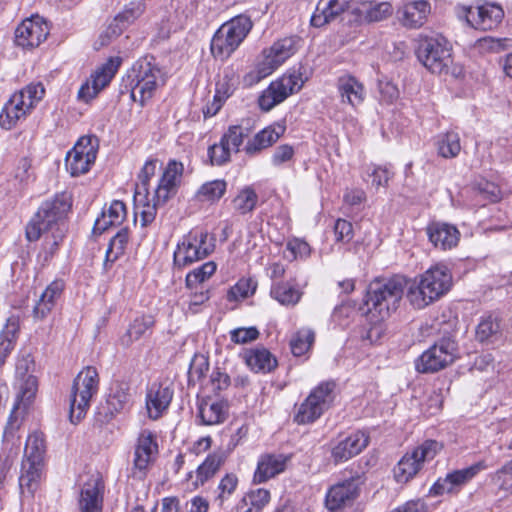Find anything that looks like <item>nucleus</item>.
<instances>
[{
  "label": "nucleus",
  "instance_id": "obj_1",
  "mask_svg": "<svg viewBox=\"0 0 512 512\" xmlns=\"http://www.w3.org/2000/svg\"><path fill=\"white\" fill-rule=\"evenodd\" d=\"M451 286L452 275L447 266L436 264L409 283L406 297L415 309H423L446 294Z\"/></svg>",
  "mask_w": 512,
  "mask_h": 512
},
{
  "label": "nucleus",
  "instance_id": "obj_2",
  "mask_svg": "<svg viewBox=\"0 0 512 512\" xmlns=\"http://www.w3.org/2000/svg\"><path fill=\"white\" fill-rule=\"evenodd\" d=\"M71 205V199L65 193L44 201L26 226L27 240L37 241L45 232L58 230L60 227L66 229L65 219Z\"/></svg>",
  "mask_w": 512,
  "mask_h": 512
},
{
  "label": "nucleus",
  "instance_id": "obj_3",
  "mask_svg": "<svg viewBox=\"0 0 512 512\" xmlns=\"http://www.w3.org/2000/svg\"><path fill=\"white\" fill-rule=\"evenodd\" d=\"M128 79L131 98L141 105L151 99L157 89L165 83L162 70L146 58L139 59L133 64Z\"/></svg>",
  "mask_w": 512,
  "mask_h": 512
},
{
  "label": "nucleus",
  "instance_id": "obj_4",
  "mask_svg": "<svg viewBox=\"0 0 512 512\" xmlns=\"http://www.w3.org/2000/svg\"><path fill=\"white\" fill-rule=\"evenodd\" d=\"M409 282L402 276H394L386 281L373 282L367 293L366 304L384 318L396 310Z\"/></svg>",
  "mask_w": 512,
  "mask_h": 512
},
{
  "label": "nucleus",
  "instance_id": "obj_5",
  "mask_svg": "<svg viewBox=\"0 0 512 512\" xmlns=\"http://www.w3.org/2000/svg\"><path fill=\"white\" fill-rule=\"evenodd\" d=\"M252 28L251 20L239 15L224 23L211 40V53L220 60H226L239 47Z\"/></svg>",
  "mask_w": 512,
  "mask_h": 512
},
{
  "label": "nucleus",
  "instance_id": "obj_6",
  "mask_svg": "<svg viewBox=\"0 0 512 512\" xmlns=\"http://www.w3.org/2000/svg\"><path fill=\"white\" fill-rule=\"evenodd\" d=\"M99 377L96 368L87 366L74 379L70 394L71 423H79L86 415L92 397L97 393Z\"/></svg>",
  "mask_w": 512,
  "mask_h": 512
},
{
  "label": "nucleus",
  "instance_id": "obj_7",
  "mask_svg": "<svg viewBox=\"0 0 512 512\" xmlns=\"http://www.w3.org/2000/svg\"><path fill=\"white\" fill-rule=\"evenodd\" d=\"M297 43L296 38L288 37L275 42L268 49H264L255 70L244 76V83L247 86H252L272 74L297 51Z\"/></svg>",
  "mask_w": 512,
  "mask_h": 512
},
{
  "label": "nucleus",
  "instance_id": "obj_8",
  "mask_svg": "<svg viewBox=\"0 0 512 512\" xmlns=\"http://www.w3.org/2000/svg\"><path fill=\"white\" fill-rule=\"evenodd\" d=\"M35 362L30 354L23 355L16 362V387L18 392L12 411L9 416V424L13 425L14 416H18L19 411L26 412L34 402L37 391L38 381L33 374Z\"/></svg>",
  "mask_w": 512,
  "mask_h": 512
},
{
  "label": "nucleus",
  "instance_id": "obj_9",
  "mask_svg": "<svg viewBox=\"0 0 512 512\" xmlns=\"http://www.w3.org/2000/svg\"><path fill=\"white\" fill-rule=\"evenodd\" d=\"M215 248V241L207 231L192 230L178 242L173 262L177 268H185L203 260Z\"/></svg>",
  "mask_w": 512,
  "mask_h": 512
},
{
  "label": "nucleus",
  "instance_id": "obj_10",
  "mask_svg": "<svg viewBox=\"0 0 512 512\" xmlns=\"http://www.w3.org/2000/svg\"><path fill=\"white\" fill-rule=\"evenodd\" d=\"M451 44L441 36L425 37L416 49L418 60L434 74L446 73L452 63Z\"/></svg>",
  "mask_w": 512,
  "mask_h": 512
},
{
  "label": "nucleus",
  "instance_id": "obj_11",
  "mask_svg": "<svg viewBox=\"0 0 512 512\" xmlns=\"http://www.w3.org/2000/svg\"><path fill=\"white\" fill-rule=\"evenodd\" d=\"M302 70V66H299L297 69H291L279 79L271 82L258 99L260 109L268 112L282 103L291 94L298 92L307 80Z\"/></svg>",
  "mask_w": 512,
  "mask_h": 512
},
{
  "label": "nucleus",
  "instance_id": "obj_12",
  "mask_svg": "<svg viewBox=\"0 0 512 512\" xmlns=\"http://www.w3.org/2000/svg\"><path fill=\"white\" fill-rule=\"evenodd\" d=\"M443 448L435 440H426L402 456L395 466L394 478L398 483H407L422 469L426 461H431Z\"/></svg>",
  "mask_w": 512,
  "mask_h": 512
},
{
  "label": "nucleus",
  "instance_id": "obj_13",
  "mask_svg": "<svg viewBox=\"0 0 512 512\" xmlns=\"http://www.w3.org/2000/svg\"><path fill=\"white\" fill-rule=\"evenodd\" d=\"M334 388L333 382H322L316 386L298 407L294 421L306 425L319 419L334 401Z\"/></svg>",
  "mask_w": 512,
  "mask_h": 512
},
{
  "label": "nucleus",
  "instance_id": "obj_14",
  "mask_svg": "<svg viewBox=\"0 0 512 512\" xmlns=\"http://www.w3.org/2000/svg\"><path fill=\"white\" fill-rule=\"evenodd\" d=\"M98 141L96 137L83 136L66 155V168L72 176L87 173L96 160Z\"/></svg>",
  "mask_w": 512,
  "mask_h": 512
},
{
  "label": "nucleus",
  "instance_id": "obj_15",
  "mask_svg": "<svg viewBox=\"0 0 512 512\" xmlns=\"http://www.w3.org/2000/svg\"><path fill=\"white\" fill-rule=\"evenodd\" d=\"M456 344L451 339H442L423 352L416 361V370L420 373L437 372L455 359Z\"/></svg>",
  "mask_w": 512,
  "mask_h": 512
},
{
  "label": "nucleus",
  "instance_id": "obj_16",
  "mask_svg": "<svg viewBox=\"0 0 512 512\" xmlns=\"http://www.w3.org/2000/svg\"><path fill=\"white\" fill-rule=\"evenodd\" d=\"M120 65L121 59L119 57L109 58L81 85L78 91V99L85 103L93 100L111 82Z\"/></svg>",
  "mask_w": 512,
  "mask_h": 512
},
{
  "label": "nucleus",
  "instance_id": "obj_17",
  "mask_svg": "<svg viewBox=\"0 0 512 512\" xmlns=\"http://www.w3.org/2000/svg\"><path fill=\"white\" fill-rule=\"evenodd\" d=\"M146 10L144 0H133L126 4L123 9L109 23L104 34L100 36L101 44L107 45L112 38L122 34L132 25Z\"/></svg>",
  "mask_w": 512,
  "mask_h": 512
},
{
  "label": "nucleus",
  "instance_id": "obj_18",
  "mask_svg": "<svg viewBox=\"0 0 512 512\" xmlns=\"http://www.w3.org/2000/svg\"><path fill=\"white\" fill-rule=\"evenodd\" d=\"M431 3L428 0H403L397 8L396 17L406 29H419L431 14Z\"/></svg>",
  "mask_w": 512,
  "mask_h": 512
},
{
  "label": "nucleus",
  "instance_id": "obj_19",
  "mask_svg": "<svg viewBox=\"0 0 512 512\" xmlns=\"http://www.w3.org/2000/svg\"><path fill=\"white\" fill-rule=\"evenodd\" d=\"M157 454L156 435L149 430L141 431L135 445L133 476L142 478L149 465L156 459Z\"/></svg>",
  "mask_w": 512,
  "mask_h": 512
},
{
  "label": "nucleus",
  "instance_id": "obj_20",
  "mask_svg": "<svg viewBox=\"0 0 512 512\" xmlns=\"http://www.w3.org/2000/svg\"><path fill=\"white\" fill-rule=\"evenodd\" d=\"M485 468L486 466L483 462H478L470 467L448 473L444 478H439L434 483L430 492L435 496L443 495L445 493H457L465 484Z\"/></svg>",
  "mask_w": 512,
  "mask_h": 512
},
{
  "label": "nucleus",
  "instance_id": "obj_21",
  "mask_svg": "<svg viewBox=\"0 0 512 512\" xmlns=\"http://www.w3.org/2000/svg\"><path fill=\"white\" fill-rule=\"evenodd\" d=\"M464 11L466 22L471 27L483 31L496 28L504 17L502 7L492 3L467 7Z\"/></svg>",
  "mask_w": 512,
  "mask_h": 512
},
{
  "label": "nucleus",
  "instance_id": "obj_22",
  "mask_svg": "<svg viewBox=\"0 0 512 512\" xmlns=\"http://www.w3.org/2000/svg\"><path fill=\"white\" fill-rule=\"evenodd\" d=\"M49 34L46 22L39 16L22 21L15 31V42L26 49L38 47Z\"/></svg>",
  "mask_w": 512,
  "mask_h": 512
},
{
  "label": "nucleus",
  "instance_id": "obj_23",
  "mask_svg": "<svg viewBox=\"0 0 512 512\" xmlns=\"http://www.w3.org/2000/svg\"><path fill=\"white\" fill-rule=\"evenodd\" d=\"M361 484V478L356 476L333 485L326 495V507L337 511L351 505L359 495Z\"/></svg>",
  "mask_w": 512,
  "mask_h": 512
},
{
  "label": "nucleus",
  "instance_id": "obj_24",
  "mask_svg": "<svg viewBox=\"0 0 512 512\" xmlns=\"http://www.w3.org/2000/svg\"><path fill=\"white\" fill-rule=\"evenodd\" d=\"M184 166L181 162L170 160L155 189V198L158 203H165L170 197L176 194L181 183Z\"/></svg>",
  "mask_w": 512,
  "mask_h": 512
},
{
  "label": "nucleus",
  "instance_id": "obj_25",
  "mask_svg": "<svg viewBox=\"0 0 512 512\" xmlns=\"http://www.w3.org/2000/svg\"><path fill=\"white\" fill-rule=\"evenodd\" d=\"M17 428L18 416H14L13 425L11 426L8 422L4 432L3 448L0 453V484L6 480L19 453L20 441L14 436Z\"/></svg>",
  "mask_w": 512,
  "mask_h": 512
},
{
  "label": "nucleus",
  "instance_id": "obj_26",
  "mask_svg": "<svg viewBox=\"0 0 512 512\" xmlns=\"http://www.w3.org/2000/svg\"><path fill=\"white\" fill-rule=\"evenodd\" d=\"M336 88L340 101L344 105L357 109L365 101L366 89L364 84L351 74L340 76L337 79Z\"/></svg>",
  "mask_w": 512,
  "mask_h": 512
},
{
  "label": "nucleus",
  "instance_id": "obj_27",
  "mask_svg": "<svg viewBox=\"0 0 512 512\" xmlns=\"http://www.w3.org/2000/svg\"><path fill=\"white\" fill-rule=\"evenodd\" d=\"M173 398V390L169 386L153 383L146 394L147 415L157 420L167 411Z\"/></svg>",
  "mask_w": 512,
  "mask_h": 512
},
{
  "label": "nucleus",
  "instance_id": "obj_28",
  "mask_svg": "<svg viewBox=\"0 0 512 512\" xmlns=\"http://www.w3.org/2000/svg\"><path fill=\"white\" fill-rule=\"evenodd\" d=\"M369 443V436L363 431L351 433L332 448L334 462L340 463L358 455Z\"/></svg>",
  "mask_w": 512,
  "mask_h": 512
},
{
  "label": "nucleus",
  "instance_id": "obj_29",
  "mask_svg": "<svg viewBox=\"0 0 512 512\" xmlns=\"http://www.w3.org/2000/svg\"><path fill=\"white\" fill-rule=\"evenodd\" d=\"M45 464L22 460L19 489L23 499H31L40 485Z\"/></svg>",
  "mask_w": 512,
  "mask_h": 512
},
{
  "label": "nucleus",
  "instance_id": "obj_30",
  "mask_svg": "<svg viewBox=\"0 0 512 512\" xmlns=\"http://www.w3.org/2000/svg\"><path fill=\"white\" fill-rule=\"evenodd\" d=\"M427 235L430 242L439 249L449 250L456 247L460 240V232L456 226L433 222L427 226Z\"/></svg>",
  "mask_w": 512,
  "mask_h": 512
},
{
  "label": "nucleus",
  "instance_id": "obj_31",
  "mask_svg": "<svg viewBox=\"0 0 512 512\" xmlns=\"http://www.w3.org/2000/svg\"><path fill=\"white\" fill-rule=\"evenodd\" d=\"M287 457L281 454H264L260 456L255 470L254 483H264L282 473L287 464Z\"/></svg>",
  "mask_w": 512,
  "mask_h": 512
},
{
  "label": "nucleus",
  "instance_id": "obj_32",
  "mask_svg": "<svg viewBox=\"0 0 512 512\" xmlns=\"http://www.w3.org/2000/svg\"><path fill=\"white\" fill-rule=\"evenodd\" d=\"M227 457L226 451L222 449L209 453L195 471L194 487L203 486L208 480L213 478L225 464Z\"/></svg>",
  "mask_w": 512,
  "mask_h": 512
},
{
  "label": "nucleus",
  "instance_id": "obj_33",
  "mask_svg": "<svg viewBox=\"0 0 512 512\" xmlns=\"http://www.w3.org/2000/svg\"><path fill=\"white\" fill-rule=\"evenodd\" d=\"M285 126L281 124L270 125L259 131L245 146V152L254 155L263 149L272 146L284 134Z\"/></svg>",
  "mask_w": 512,
  "mask_h": 512
},
{
  "label": "nucleus",
  "instance_id": "obj_34",
  "mask_svg": "<svg viewBox=\"0 0 512 512\" xmlns=\"http://www.w3.org/2000/svg\"><path fill=\"white\" fill-rule=\"evenodd\" d=\"M64 289V281L56 279L51 282L42 292L40 299L33 309V317L36 320H43L52 311L55 301L60 297Z\"/></svg>",
  "mask_w": 512,
  "mask_h": 512
},
{
  "label": "nucleus",
  "instance_id": "obj_35",
  "mask_svg": "<svg viewBox=\"0 0 512 512\" xmlns=\"http://www.w3.org/2000/svg\"><path fill=\"white\" fill-rule=\"evenodd\" d=\"M244 359L247 366L256 373H268L277 367L276 358L264 347L247 350Z\"/></svg>",
  "mask_w": 512,
  "mask_h": 512
},
{
  "label": "nucleus",
  "instance_id": "obj_36",
  "mask_svg": "<svg viewBox=\"0 0 512 512\" xmlns=\"http://www.w3.org/2000/svg\"><path fill=\"white\" fill-rule=\"evenodd\" d=\"M227 416V405L223 401L204 399L198 406V417L203 425L222 423Z\"/></svg>",
  "mask_w": 512,
  "mask_h": 512
},
{
  "label": "nucleus",
  "instance_id": "obj_37",
  "mask_svg": "<svg viewBox=\"0 0 512 512\" xmlns=\"http://www.w3.org/2000/svg\"><path fill=\"white\" fill-rule=\"evenodd\" d=\"M126 214V206L122 201H112L110 206L96 219L94 231L102 233L111 226L122 224L126 218Z\"/></svg>",
  "mask_w": 512,
  "mask_h": 512
},
{
  "label": "nucleus",
  "instance_id": "obj_38",
  "mask_svg": "<svg viewBox=\"0 0 512 512\" xmlns=\"http://www.w3.org/2000/svg\"><path fill=\"white\" fill-rule=\"evenodd\" d=\"M271 500L270 491L264 488L250 490L235 506V512H262Z\"/></svg>",
  "mask_w": 512,
  "mask_h": 512
},
{
  "label": "nucleus",
  "instance_id": "obj_39",
  "mask_svg": "<svg viewBox=\"0 0 512 512\" xmlns=\"http://www.w3.org/2000/svg\"><path fill=\"white\" fill-rule=\"evenodd\" d=\"M103 498L98 480L87 482L80 493V512H102Z\"/></svg>",
  "mask_w": 512,
  "mask_h": 512
},
{
  "label": "nucleus",
  "instance_id": "obj_40",
  "mask_svg": "<svg viewBox=\"0 0 512 512\" xmlns=\"http://www.w3.org/2000/svg\"><path fill=\"white\" fill-rule=\"evenodd\" d=\"M20 330V319L12 315L0 333V365L5 362L6 357L11 353L16 343Z\"/></svg>",
  "mask_w": 512,
  "mask_h": 512
},
{
  "label": "nucleus",
  "instance_id": "obj_41",
  "mask_svg": "<svg viewBox=\"0 0 512 512\" xmlns=\"http://www.w3.org/2000/svg\"><path fill=\"white\" fill-rule=\"evenodd\" d=\"M45 88L41 83H30L13 94L18 103L30 115L38 103L43 99Z\"/></svg>",
  "mask_w": 512,
  "mask_h": 512
},
{
  "label": "nucleus",
  "instance_id": "obj_42",
  "mask_svg": "<svg viewBox=\"0 0 512 512\" xmlns=\"http://www.w3.org/2000/svg\"><path fill=\"white\" fill-rule=\"evenodd\" d=\"M28 113L12 95L0 112V126L6 130L15 127L27 118Z\"/></svg>",
  "mask_w": 512,
  "mask_h": 512
},
{
  "label": "nucleus",
  "instance_id": "obj_43",
  "mask_svg": "<svg viewBox=\"0 0 512 512\" xmlns=\"http://www.w3.org/2000/svg\"><path fill=\"white\" fill-rule=\"evenodd\" d=\"M46 442L43 433L34 431L28 435L22 460L45 464Z\"/></svg>",
  "mask_w": 512,
  "mask_h": 512
},
{
  "label": "nucleus",
  "instance_id": "obj_44",
  "mask_svg": "<svg viewBox=\"0 0 512 512\" xmlns=\"http://www.w3.org/2000/svg\"><path fill=\"white\" fill-rule=\"evenodd\" d=\"M359 14L363 21L378 22L387 19L392 14V6L389 2H364L359 7Z\"/></svg>",
  "mask_w": 512,
  "mask_h": 512
},
{
  "label": "nucleus",
  "instance_id": "obj_45",
  "mask_svg": "<svg viewBox=\"0 0 512 512\" xmlns=\"http://www.w3.org/2000/svg\"><path fill=\"white\" fill-rule=\"evenodd\" d=\"M436 147L438 155L443 158L457 157L461 151L459 134L453 131L439 134L436 138Z\"/></svg>",
  "mask_w": 512,
  "mask_h": 512
},
{
  "label": "nucleus",
  "instance_id": "obj_46",
  "mask_svg": "<svg viewBox=\"0 0 512 512\" xmlns=\"http://www.w3.org/2000/svg\"><path fill=\"white\" fill-rule=\"evenodd\" d=\"M227 183L224 180H212L202 184L196 191L194 198L202 203H214L226 192Z\"/></svg>",
  "mask_w": 512,
  "mask_h": 512
},
{
  "label": "nucleus",
  "instance_id": "obj_47",
  "mask_svg": "<svg viewBox=\"0 0 512 512\" xmlns=\"http://www.w3.org/2000/svg\"><path fill=\"white\" fill-rule=\"evenodd\" d=\"M301 295L302 293L290 283L278 282L271 287V296L282 305H296Z\"/></svg>",
  "mask_w": 512,
  "mask_h": 512
},
{
  "label": "nucleus",
  "instance_id": "obj_48",
  "mask_svg": "<svg viewBox=\"0 0 512 512\" xmlns=\"http://www.w3.org/2000/svg\"><path fill=\"white\" fill-rule=\"evenodd\" d=\"M257 202L258 195L256 191L252 187L246 186L234 197L232 206L238 214L245 215L255 209Z\"/></svg>",
  "mask_w": 512,
  "mask_h": 512
},
{
  "label": "nucleus",
  "instance_id": "obj_49",
  "mask_svg": "<svg viewBox=\"0 0 512 512\" xmlns=\"http://www.w3.org/2000/svg\"><path fill=\"white\" fill-rule=\"evenodd\" d=\"M239 479L234 473H226L219 481L215 489L214 502L222 507L224 503L233 495L238 487Z\"/></svg>",
  "mask_w": 512,
  "mask_h": 512
},
{
  "label": "nucleus",
  "instance_id": "obj_50",
  "mask_svg": "<svg viewBox=\"0 0 512 512\" xmlns=\"http://www.w3.org/2000/svg\"><path fill=\"white\" fill-rule=\"evenodd\" d=\"M315 341V333L309 328L298 330L290 340V348L294 356L306 354Z\"/></svg>",
  "mask_w": 512,
  "mask_h": 512
},
{
  "label": "nucleus",
  "instance_id": "obj_51",
  "mask_svg": "<svg viewBox=\"0 0 512 512\" xmlns=\"http://www.w3.org/2000/svg\"><path fill=\"white\" fill-rule=\"evenodd\" d=\"M154 320L152 316L146 315L136 318L129 326L126 334L122 337V343L129 346L132 342L139 340L152 328Z\"/></svg>",
  "mask_w": 512,
  "mask_h": 512
},
{
  "label": "nucleus",
  "instance_id": "obj_52",
  "mask_svg": "<svg viewBox=\"0 0 512 512\" xmlns=\"http://www.w3.org/2000/svg\"><path fill=\"white\" fill-rule=\"evenodd\" d=\"M147 195L148 193H142L141 195L135 193L134 196L136 215L140 216L142 226H147L154 221L157 213V205L159 204L155 197L156 202L154 203L146 201Z\"/></svg>",
  "mask_w": 512,
  "mask_h": 512
},
{
  "label": "nucleus",
  "instance_id": "obj_53",
  "mask_svg": "<svg viewBox=\"0 0 512 512\" xmlns=\"http://www.w3.org/2000/svg\"><path fill=\"white\" fill-rule=\"evenodd\" d=\"M238 79L239 77L236 71L231 67H227L223 71L222 77L216 83L215 93L217 97L227 100L235 91L238 85Z\"/></svg>",
  "mask_w": 512,
  "mask_h": 512
},
{
  "label": "nucleus",
  "instance_id": "obj_54",
  "mask_svg": "<svg viewBox=\"0 0 512 512\" xmlns=\"http://www.w3.org/2000/svg\"><path fill=\"white\" fill-rule=\"evenodd\" d=\"M129 403V392L120 386H116L112 389V392L106 400L107 411L111 416H113L114 414L125 410Z\"/></svg>",
  "mask_w": 512,
  "mask_h": 512
},
{
  "label": "nucleus",
  "instance_id": "obj_55",
  "mask_svg": "<svg viewBox=\"0 0 512 512\" xmlns=\"http://www.w3.org/2000/svg\"><path fill=\"white\" fill-rule=\"evenodd\" d=\"M129 235L127 229H121L111 240L109 243V247L106 251V259L104 265L113 263L118 259L120 255H122L126 249L128 244Z\"/></svg>",
  "mask_w": 512,
  "mask_h": 512
},
{
  "label": "nucleus",
  "instance_id": "obj_56",
  "mask_svg": "<svg viewBox=\"0 0 512 512\" xmlns=\"http://www.w3.org/2000/svg\"><path fill=\"white\" fill-rule=\"evenodd\" d=\"M216 271V264L212 261L206 262L200 267L192 270L186 276V285L188 288H196L198 284L203 283L210 278Z\"/></svg>",
  "mask_w": 512,
  "mask_h": 512
},
{
  "label": "nucleus",
  "instance_id": "obj_57",
  "mask_svg": "<svg viewBox=\"0 0 512 512\" xmlns=\"http://www.w3.org/2000/svg\"><path fill=\"white\" fill-rule=\"evenodd\" d=\"M50 235L45 236L43 251L39 254V257H43L44 262H48L50 258L57 251L59 243L62 241L66 229L60 227L58 230L49 231Z\"/></svg>",
  "mask_w": 512,
  "mask_h": 512
},
{
  "label": "nucleus",
  "instance_id": "obj_58",
  "mask_svg": "<svg viewBox=\"0 0 512 512\" xmlns=\"http://www.w3.org/2000/svg\"><path fill=\"white\" fill-rule=\"evenodd\" d=\"M208 359L202 354H196L191 360L188 370V380L190 384L199 382L208 372Z\"/></svg>",
  "mask_w": 512,
  "mask_h": 512
},
{
  "label": "nucleus",
  "instance_id": "obj_59",
  "mask_svg": "<svg viewBox=\"0 0 512 512\" xmlns=\"http://www.w3.org/2000/svg\"><path fill=\"white\" fill-rule=\"evenodd\" d=\"M157 168V160L151 159L145 162L144 166L142 167L139 175L138 180L139 182L136 185V192L138 195H141L142 193H149L148 192V185L150 179L155 175Z\"/></svg>",
  "mask_w": 512,
  "mask_h": 512
},
{
  "label": "nucleus",
  "instance_id": "obj_60",
  "mask_svg": "<svg viewBox=\"0 0 512 512\" xmlns=\"http://www.w3.org/2000/svg\"><path fill=\"white\" fill-rule=\"evenodd\" d=\"M393 173L387 166L374 165L368 169V177L371 178V185L375 189L387 187Z\"/></svg>",
  "mask_w": 512,
  "mask_h": 512
},
{
  "label": "nucleus",
  "instance_id": "obj_61",
  "mask_svg": "<svg viewBox=\"0 0 512 512\" xmlns=\"http://www.w3.org/2000/svg\"><path fill=\"white\" fill-rule=\"evenodd\" d=\"M244 136V129L241 126H231L222 136L221 141L228 146L232 152H238L239 147L243 143Z\"/></svg>",
  "mask_w": 512,
  "mask_h": 512
},
{
  "label": "nucleus",
  "instance_id": "obj_62",
  "mask_svg": "<svg viewBox=\"0 0 512 512\" xmlns=\"http://www.w3.org/2000/svg\"><path fill=\"white\" fill-rule=\"evenodd\" d=\"M499 328L500 326L498 321L488 317L478 324L476 337L481 342L487 341L499 331Z\"/></svg>",
  "mask_w": 512,
  "mask_h": 512
},
{
  "label": "nucleus",
  "instance_id": "obj_63",
  "mask_svg": "<svg viewBox=\"0 0 512 512\" xmlns=\"http://www.w3.org/2000/svg\"><path fill=\"white\" fill-rule=\"evenodd\" d=\"M232 151L221 140L219 144L209 147L208 155L212 165H223L230 160Z\"/></svg>",
  "mask_w": 512,
  "mask_h": 512
},
{
  "label": "nucleus",
  "instance_id": "obj_64",
  "mask_svg": "<svg viewBox=\"0 0 512 512\" xmlns=\"http://www.w3.org/2000/svg\"><path fill=\"white\" fill-rule=\"evenodd\" d=\"M329 1L321 0L317 4V7L311 17V24L315 27H322L327 23L333 21L330 12Z\"/></svg>",
  "mask_w": 512,
  "mask_h": 512
}]
</instances>
